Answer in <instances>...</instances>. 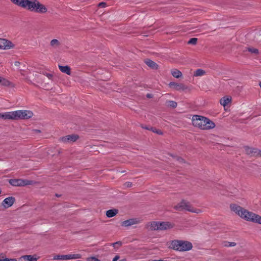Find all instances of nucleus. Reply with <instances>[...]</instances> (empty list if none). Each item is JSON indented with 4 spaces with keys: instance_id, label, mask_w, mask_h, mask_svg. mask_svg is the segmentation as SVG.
Wrapping results in <instances>:
<instances>
[{
    "instance_id": "nucleus-1",
    "label": "nucleus",
    "mask_w": 261,
    "mask_h": 261,
    "mask_svg": "<svg viewBox=\"0 0 261 261\" xmlns=\"http://www.w3.org/2000/svg\"><path fill=\"white\" fill-rule=\"evenodd\" d=\"M230 209L241 219L248 221L261 225V216L249 211L236 203L230 204Z\"/></svg>"
},
{
    "instance_id": "nucleus-2",
    "label": "nucleus",
    "mask_w": 261,
    "mask_h": 261,
    "mask_svg": "<svg viewBox=\"0 0 261 261\" xmlns=\"http://www.w3.org/2000/svg\"><path fill=\"white\" fill-rule=\"evenodd\" d=\"M191 120L194 127L201 130L211 129L215 127V124L213 121L201 115H193Z\"/></svg>"
},
{
    "instance_id": "nucleus-3",
    "label": "nucleus",
    "mask_w": 261,
    "mask_h": 261,
    "mask_svg": "<svg viewBox=\"0 0 261 261\" xmlns=\"http://www.w3.org/2000/svg\"><path fill=\"white\" fill-rule=\"evenodd\" d=\"M27 10L39 14H44L48 12L47 6L38 0H30Z\"/></svg>"
},
{
    "instance_id": "nucleus-4",
    "label": "nucleus",
    "mask_w": 261,
    "mask_h": 261,
    "mask_svg": "<svg viewBox=\"0 0 261 261\" xmlns=\"http://www.w3.org/2000/svg\"><path fill=\"white\" fill-rule=\"evenodd\" d=\"M171 247L175 250L187 251L192 249L193 245L190 242L176 240L171 242Z\"/></svg>"
},
{
    "instance_id": "nucleus-5",
    "label": "nucleus",
    "mask_w": 261,
    "mask_h": 261,
    "mask_svg": "<svg viewBox=\"0 0 261 261\" xmlns=\"http://www.w3.org/2000/svg\"><path fill=\"white\" fill-rule=\"evenodd\" d=\"M174 208L178 211L185 210L196 214H199L202 212L201 210L193 207L190 202L185 200H182L174 206Z\"/></svg>"
},
{
    "instance_id": "nucleus-6",
    "label": "nucleus",
    "mask_w": 261,
    "mask_h": 261,
    "mask_svg": "<svg viewBox=\"0 0 261 261\" xmlns=\"http://www.w3.org/2000/svg\"><path fill=\"white\" fill-rule=\"evenodd\" d=\"M12 120L27 119L31 118L33 113L28 110H17L12 112Z\"/></svg>"
},
{
    "instance_id": "nucleus-7",
    "label": "nucleus",
    "mask_w": 261,
    "mask_h": 261,
    "mask_svg": "<svg viewBox=\"0 0 261 261\" xmlns=\"http://www.w3.org/2000/svg\"><path fill=\"white\" fill-rule=\"evenodd\" d=\"M9 182L11 185L16 187H23L31 185L33 183V181L32 180L23 179H10Z\"/></svg>"
},
{
    "instance_id": "nucleus-8",
    "label": "nucleus",
    "mask_w": 261,
    "mask_h": 261,
    "mask_svg": "<svg viewBox=\"0 0 261 261\" xmlns=\"http://www.w3.org/2000/svg\"><path fill=\"white\" fill-rule=\"evenodd\" d=\"M14 47L15 44L11 41L4 38H0V49L8 50Z\"/></svg>"
},
{
    "instance_id": "nucleus-9",
    "label": "nucleus",
    "mask_w": 261,
    "mask_h": 261,
    "mask_svg": "<svg viewBox=\"0 0 261 261\" xmlns=\"http://www.w3.org/2000/svg\"><path fill=\"white\" fill-rule=\"evenodd\" d=\"M81 255L79 254H67V255H58L54 257L55 259H75L81 258Z\"/></svg>"
},
{
    "instance_id": "nucleus-10",
    "label": "nucleus",
    "mask_w": 261,
    "mask_h": 261,
    "mask_svg": "<svg viewBox=\"0 0 261 261\" xmlns=\"http://www.w3.org/2000/svg\"><path fill=\"white\" fill-rule=\"evenodd\" d=\"M14 5L27 10L30 0H10Z\"/></svg>"
},
{
    "instance_id": "nucleus-11",
    "label": "nucleus",
    "mask_w": 261,
    "mask_h": 261,
    "mask_svg": "<svg viewBox=\"0 0 261 261\" xmlns=\"http://www.w3.org/2000/svg\"><path fill=\"white\" fill-rule=\"evenodd\" d=\"M79 138V136L76 135H67L60 138V140L65 143H71L75 142Z\"/></svg>"
},
{
    "instance_id": "nucleus-12",
    "label": "nucleus",
    "mask_w": 261,
    "mask_h": 261,
    "mask_svg": "<svg viewBox=\"0 0 261 261\" xmlns=\"http://www.w3.org/2000/svg\"><path fill=\"white\" fill-rule=\"evenodd\" d=\"M170 88H172L177 91H184L188 89V87L183 84H178L175 82H170L169 84Z\"/></svg>"
},
{
    "instance_id": "nucleus-13",
    "label": "nucleus",
    "mask_w": 261,
    "mask_h": 261,
    "mask_svg": "<svg viewBox=\"0 0 261 261\" xmlns=\"http://www.w3.org/2000/svg\"><path fill=\"white\" fill-rule=\"evenodd\" d=\"M140 222V220L138 218H132L124 221L121 223V226L124 227H128L134 225L138 224Z\"/></svg>"
},
{
    "instance_id": "nucleus-14",
    "label": "nucleus",
    "mask_w": 261,
    "mask_h": 261,
    "mask_svg": "<svg viewBox=\"0 0 261 261\" xmlns=\"http://www.w3.org/2000/svg\"><path fill=\"white\" fill-rule=\"evenodd\" d=\"M15 199L12 196H10L5 198L2 203V205L5 208L11 207L15 202Z\"/></svg>"
},
{
    "instance_id": "nucleus-15",
    "label": "nucleus",
    "mask_w": 261,
    "mask_h": 261,
    "mask_svg": "<svg viewBox=\"0 0 261 261\" xmlns=\"http://www.w3.org/2000/svg\"><path fill=\"white\" fill-rule=\"evenodd\" d=\"M159 230L170 229L174 227V224L169 222H159Z\"/></svg>"
},
{
    "instance_id": "nucleus-16",
    "label": "nucleus",
    "mask_w": 261,
    "mask_h": 261,
    "mask_svg": "<svg viewBox=\"0 0 261 261\" xmlns=\"http://www.w3.org/2000/svg\"><path fill=\"white\" fill-rule=\"evenodd\" d=\"M38 257L36 255H25L20 257L19 259V261H37Z\"/></svg>"
},
{
    "instance_id": "nucleus-17",
    "label": "nucleus",
    "mask_w": 261,
    "mask_h": 261,
    "mask_svg": "<svg viewBox=\"0 0 261 261\" xmlns=\"http://www.w3.org/2000/svg\"><path fill=\"white\" fill-rule=\"evenodd\" d=\"M231 100L232 98L231 96H225L221 98L220 100V103L222 106L225 108L227 105L231 103Z\"/></svg>"
},
{
    "instance_id": "nucleus-18",
    "label": "nucleus",
    "mask_w": 261,
    "mask_h": 261,
    "mask_svg": "<svg viewBox=\"0 0 261 261\" xmlns=\"http://www.w3.org/2000/svg\"><path fill=\"white\" fill-rule=\"evenodd\" d=\"M147 227L151 230H159V222H151L148 223Z\"/></svg>"
},
{
    "instance_id": "nucleus-19",
    "label": "nucleus",
    "mask_w": 261,
    "mask_h": 261,
    "mask_svg": "<svg viewBox=\"0 0 261 261\" xmlns=\"http://www.w3.org/2000/svg\"><path fill=\"white\" fill-rule=\"evenodd\" d=\"M59 68L62 72L66 73L68 75L71 74V69L68 66L59 65Z\"/></svg>"
},
{
    "instance_id": "nucleus-20",
    "label": "nucleus",
    "mask_w": 261,
    "mask_h": 261,
    "mask_svg": "<svg viewBox=\"0 0 261 261\" xmlns=\"http://www.w3.org/2000/svg\"><path fill=\"white\" fill-rule=\"evenodd\" d=\"M0 118L3 119H11L12 120V112H5L4 113H0Z\"/></svg>"
},
{
    "instance_id": "nucleus-21",
    "label": "nucleus",
    "mask_w": 261,
    "mask_h": 261,
    "mask_svg": "<svg viewBox=\"0 0 261 261\" xmlns=\"http://www.w3.org/2000/svg\"><path fill=\"white\" fill-rule=\"evenodd\" d=\"M146 64L152 69H156L158 65L151 60L147 59L145 61Z\"/></svg>"
},
{
    "instance_id": "nucleus-22",
    "label": "nucleus",
    "mask_w": 261,
    "mask_h": 261,
    "mask_svg": "<svg viewBox=\"0 0 261 261\" xmlns=\"http://www.w3.org/2000/svg\"><path fill=\"white\" fill-rule=\"evenodd\" d=\"M118 212L116 209L109 210L107 211L106 215L108 218H112L115 216L118 213Z\"/></svg>"
},
{
    "instance_id": "nucleus-23",
    "label": "nucleus",
    "mask_w": 261,
    "mask_h": 261,
    "mask_svg": "<svg viewBox=\"0 0 261 261\" xmlns=\"http://www.w3.org/2000/svg\"><path fill=\"white\" fill-rule=\"evenodd\" d=\"M171 74L175 78H179L182 76V73L179 70L174 69L171 71Z\"/></svg>"
},
{
    "instance_id": "nucleus-24",
    "label": "nucleus",
    "mask_w": 261,
    "mask_h": 261,
    "mask_svg": "<svg viewBox=\"0 0 261 261\" xmlns=\"http://www.w3.org/2000/svg\"><path fill=\"white\" fill-rule=\"evenodd\" d=\"M256 149V148H253L249 147H245V151L248 154H250L251 155L254 156V154H255V151Z\"/></svg>"
},
{
    "instance_id": "nucleus-25",
    "label": "nucleus",
    "mask_w": 261,
    "mask_h": 261,
    "mask_svg": "<svg viewBox=\"0 0 261 261\" xmlns=\"http://www.w3.org/2000/svg\"><path fill=\"white\" fill-rule=\"evenodd\" d=\"M50 45L54 48H57L60 45V42L58 40L54 39L51 40Z\"/></svg>"
},
{
    "instance_id": "nucleus-26",
    "label": "nucleus",
    "mask_w": 261,
    "mask_h": 261,
    "mask_svg": "<svg viewBox=\"0 0 261 261\" xmlns=\"http://www.w3.org/2000/svg\"><path fill=\"white\" fill-rule=\"evenodd\" d=\"M205 74V71L201 69H197L194 73V76H201Z\"/></svg>"
},
{
    "instance_id": "nucleus-27",
    "label": "nucleus",
    "mask_w": 261,
    "mask_h": 261,
    "mask_svg": "<svg viewBox=\"0 0 261 261\" xmlns=\"http://www.w3.org/2000/svg\"><path fill=\"white\" fill-rule=\"evenodd\" d=\"M0 84L3 86H8L10 85L11 83L7 79L0 76Z\"/></svg>"
},
{
    "instance_id": "nucleus-28",
    "label": "nucleus",
    "mask_w": 261,
    "mask_h": 261,
    "mask_svg": "<svg viewBox=\"0 0 261 261\" xmlns=\"http://www.w3.org/2000/svg\"><path fill=\"white\" fill-rule=\"evenodd\" d=\"M237 244L235 242H230L228 241H224L223 242V246L226 247H234L236 246Z\"/></svg>"
},
{
    "instance_id": "nucleus-29",
    "label": "nucleus",
    "mask_w": 261,
    "mask_h": 261,
    "mask_svg": "<svg viewBox=\"0 0 261 261\" xmlns=\"http://www.w3.org/2000/svg\"><path fill=\"white\" fill-rule=\"evenodd\" d=\"M247 50L252 54H258L259 53L258 50L257 48L253 47H248Z\"/></svg>"
},
{
    "instance_id": "nucleus-30",
    "label": "nucleus",
    "mask_w": 261,
    "mask_h": 261,
    "mask_svg": "<svg viewBox=\"0 0 261 261\" xmlns=\"http://www.w3.org/2000/svg\"><path fill=\"white\" fill-rule=\"evenodd\" d=\"M0 261H17L16 258H5L3 255H0Z\"/></svg>"
},
{
    "instance_id": "nucleus-31",
    "label": "nucleus",
    "mask_w": 261,
    "mask_h": 261,
    "mask_svg": "<svg viewBox=\"0 0 261 261\" xmlns=\"http://www.w3.org/2000/svg\"><path fill=\"white\" fill-rule=\"evenodd\" d=\"M197 39L196 38H192L191 39H190L189 41H188V43L189 44H195L197 42Z\"/></svg>"
},
{
    "instance_id": "nucleus-32",
    "label": "nucleus",
    "mask_w": 261,
    "mask_h": 261,
    "mask_svg": "<svg viewBox=\"0 0 261 261\" xmlns=\"http://www.w3.org/2000/svg\"><path fill=\"white\" fill-rule=\"evenodd\" d=\"M169 105L172 107V108H175L177 107V103L175 101H169Z\"/></svg>"
},
{
    "instance_id": "nucleus-33",
    "label": "nucleus",
    "mask_w": 261,
    "mask_h": 261,
    "mask_svg": "<svg viewBox=\"0 0 261 261\" xmlns=\"http://www.w3.org/2000/svg\"><path fill=\"white\" fill-rule=\"evenodd\" d=\"M113 246L115 248H118V246H120L121 245V242H116L115 243H114L112 244Z\"/></svg>"
},
{
    "instance_id": "nucleus-34",
    "label": "nucleus",
    "mask_w": 261,
    "mask_h": 261,
    "mask_svg": "<svg viewBox=\"0 0 261 261\" xmlns=\"http://www.w3.org/2000/svg\"><path fill=\"white\" fill-rule=\"evenodd\" d=\"M150 130L158 134H162V133L160 130H156V129L152 127H150Z\"/></svg>"
},
{
    "instance_id": "nucleus-35",
    "label": "nucleus",
    "mask_w": 261,
    "mask_h": 261,
    "mask_svg": "<svg viewBox=\"0 0 261 261\" xmlns=\"http://www.w3.org/2000/svg\"><path fill=\"white\" fill-rule=\"evenodd\" d=\"M254 156H261V150L256 149Z\"/></svg>"
},
{
    "instance_id": "nucleus-36",
    "label": "nucleus",
    "mask_w": 261,
    "mask_h": 261,
    "mask_svg": "<svg viewBox=\"0 0 261 261\" xmlns=\"http://www.w3.org/2000/svg\"><path fill=\"white\" fill-rule=\"evenodd\" d=\"M132 183L131 182H126L125 184H124V186L126 188H129V187H131L132 186Z\"/></svg>"
},
{
    "instance_id": "nucleus-37",
    "label": "nucleus",
    "mask_w": 261,
    "mask_h": 261,
    "mask_svg": "<svg viewBox=\"0 0 261 261\" xmlns=\"http://www.w3.org/2000/svg\"><path fill=\"white\" fill-rule=\"evenodd\" d=\"M106 6V3L104 2H101L99 3L98 7H101V8H105Z\"/></svg>"
},
{
    "instance_id": "nucleus-38",
    "label": "nucleus",
    "mask_w": 261,
    "mask_h": 261,
    "mask_svg": "<svg viewBox=\"0 0 261 261\" xmlns=\"http://www.w3.org/2000/svg\"><path fill=\"white\" fill-rule=\"evenodd\" d=\"M88 261H100V260L95 257H92Z\"/></svg>"
},
{
    "instance_id": "nucleus-39",
    "label": "nucleus",
    "mask_w": 261,
    "mask_h": 261,
    "mask_svg": "<svg viewBox=\"0 0 261 261\" xmlns=\"http://www.w3.org/2000/svg\"><path fill=\"white\" fill-rule=\"evenodd\" d=\"M20 65V62L19 61H15L14 62V65L16 67H19Z\"/></svg>"
},
{
    "instance_id": "nucleus-40",
    "label": "nucleus",
    "mask_w": 261,
    "mask_h": 261,
    "mask_svg": "<svg viewBox=\"0 0 261 261\" xmlns=\"http://www.w3.org/2000/svg\"><path fill=\"white\" fill-rule=\"evenodd\" d=\"M120 257L119 255H116L113 259V261H117L119 259Z\"/></svg>"
},
{
    "instance_id": "nucleus-41",
    "label": "nucleus",
    "mask_w": 261,
    "mask_h": 261,
    "mask_svg": "<svg viewBox=\"0 0 261 261\" xmlns=\"http://www.w3.org/2000/svg\"><path fill=\"white\" fill-rule=\"evenodd\" d=\"M142 128H143L144 129H146L150 130V128H149V127H142Z\"/></svg>"
},
{
    "instance_id": "nucleus-42",
    "label": "nucleus",
    "mask_w": 261,
    "mask_h": 261,
    "mask_svg": "<svg viewBox=\"0 0 261 261\" xmlns=\"http://www.w3.org/2000/svg\"><path fill=\"white\" fill-rule=\"evenodd\" d=\"M259 87H260V88H261V82H259Z\"/></svg>"
},
{
    "instance_id": "nucleus-43",
    "label": "nucleus",
    "mask_w": 261,
    "mask_h": 261,
    "mask_svg": "<svg viewBox=\"0 0 261 261\" xmlns=\"http://www.w3.org/2000/svg\"><path fill=\"white\" fill-rule=\"evenodd\" d=\"M50 77H51V75L49 74V75H48V77H49V78H50Z\"/></svg>"
},
{
    "instance_id": "nucleus-44",
    "label": "nucleus",
    "mask_w": 261,
    "mask_h": 261,
    "mask_svg": "<svg viewBox=\"0 0 261 261\" xmlns=\"http://www.w3.org/2000/svg\"><path fill=\"white\" fill-rule=\"evenodd\" d=\"M147 97H150V95H149V94H148V95H147Z\"/></svg>"
},
{
    "instance_id": "nucleus-45",
    "label": "nucleus",
    "mask_w": 261,
    "mask_h": 261,
    "mask_svg": "<svg viewBox=\"0 0 261 261\" xmlns=\"http://www.w3.org/2000/svg\"><path fill=\"white\" fill-rule=\"evenodd\" d=\"M260 176H261V174H260Z\"/></svg>"
}]
</instances>
